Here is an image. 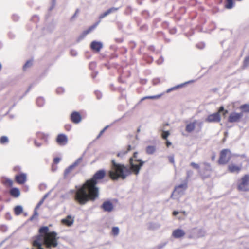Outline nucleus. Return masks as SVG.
Segmentation results:
<instances>
[{"label":"nucleus","instance_id":"nucleus-1","mask_svg":"<svg viewBox=\"0 0 249 249\" xmlns=\"http://www.w3.org/2000/svg\"><path fill=\"white\" fill-rule=\"evenodd\" d=\"M105 172L99 170L93 177L87 180L82 185L76 186L74 193V199L80 205L85 204L88 201H94L99 196V188L96 184L99 181L104 178Z\"/></svg>","mask_w":249,"mask_h":249},{"label":"nucleus","instance_id":"nucleus-2","mask_svg":"<svg viewBox=\"0 0 249 249\" xmlns=\"http://www.w3.org/2000/svg\"><path fill=\"white\" fill-rule=\"evenodd\" d=\"M40 234L37 236L33 242L34 247L36 249H44L42 245L45 246L46 248L51 249L56 247L57 245V238L56 233L55 232H49L48 227H43L39 230Z\"/></svg>","mask_w":249,"mask_h":249},{"label":"nucleus","instance_id":"nucleus-3","mask_svg":"<svg viewBox=\"0 0 249 249\" xmlns=\"http://www.w3.org/2000/svg\"><path fill=\"white\" fill-rule=\"evenodd\" d=\"M132 173L130 167L116 162L114 159L111 160L108 176L112 180L124 179Z\"/></svg>","mask_w":249,"mask_h":249},{"label":"nucleus","instance_id":"nucleus-4","mask_svg":"<svg viewBox=\"0 0 249 249\" xmlns=\"http://www.w3.org/2000/svg\"><path fill=\"white\" fill-rule=\"evenodd\" d=\"M138 153L134 152L132 157L129 159L130 168L132 173L136 175L139 174L140 171L144 163V161L137 158Z\"/></svg>","mask_w":249,"mask_h":249},{"label":"nucleus","instance_id":"nucleus-5","mask_svg":"<svg viewBox=\"0 0 249 249\" xmlns=\"http://www.w3.org/2000/svg\"><path fill=\"white\" fill-rule=\"evenodd\" d=\"M222 113L224 116L228 113L227 110H225L223 107H221L217 112L213 113L208 116L205 121L208 123H218L221 120L220 113Z\"/></svg>","mask_w":249,"mask_h":249},{"label":"nucleus","instance_id":"nucleus-6","mask_svg":"<svg viewBox=\"0 0 249 249\" xmlns=\"http://www.w3.org/2000/svg\"><path fill=\"white\" fill-rule=\"evenodd\" d=\"M238 189L241 191L249 190V175L244 176L239 181Z\"/></svg>","mask_w":249,"mask_h":249},{"label":"nucleus","instance_id":"nucleus-7","mask_svg":"<svg viewBox=\"0 0 249 249\" xmlns=\"http://www.w3.org/2000/svg\"><path fill=\"white\" fill-rule=\"evenodd\" d=\"M231 158V153L230 150L224 149L220 152V156L218 160V162L221 164H226Z\"/></svg>","mask_w":249,"mask_h":249},{"label":"nucleus","instance_id":"nucleus-8","mask_svg":"<svg viewBox=\"0 0 249 249\" xmlns=\"http://www.w3.org/2000/svg\"><path fill=\"white\" fill-rule=\"evenodd\" d=\"M243 116L242 112L237 113L233 112L230 114L228 117V121L230 123L239 122Z\"/></svg>","mask_w":249,"mask_h":249},{"label":"nucleus","instance_id":"nucleus-9","mask_svg":"<svg viewBox=\"0 0 249 249\" xmlns=\"http://www.w3.org/2000/svg\"><path fill=\"white\" fill-rule=\"evenodd\" d=\"M202 125V123L201 122H199L197 120H195L192 122L189 123L187 124L186 126V131L188 132H191L194 129L196 125L198 126L200 128L201 127Z\"/></svg>","mask_w":249,"mask_h":249},{"label":"nucleus","instance_id":"nucleus-10","mask_svg":"<svg viewBox=\"0 0 249 249\" xmlns=\"http://www.w3.org/2000/svg\"><path fill=\"white\" fill-rule=\"evenodd\" d=\"M186 188V184H182L176 187L174 192L172 194V196L173 195H178L179 196H181L184 194V192Z\"/></svg>","mask_w":249,"mask_h":249},{"label":"nucleus","instance_id":"nucleus-11","mask_svg":"<svg viewBox=\"0 0 249 249\" xmlns=\"http://www.w3.org/2000/svg\"><path fill=\"white\" fill-rule=\"evenodd\" d=\"M242 168V164L235 165L231 163L228 165V170L231 173H238L241 171Z\"/></svg>","mask_w":249,"mask_h":249},{"label":"nucleus","instance_id":"nucleus-12","mask_svg":"<svg viewBox=\"0 0 249 249\" xmlns=\"http://www.w3.org/2000/svg\"><path fill=\"white\" fill-rule=\"evenodd\" d=\"M185 232L184 230L181 229H177L174 230L172 232V236L175 238H180L184 237Z\"/></svg>","mask_w":249,"mask_h":249},{"label":"nucleus","instance_id":"nucleus-13","mask_svg":"<svg viewBox=\"0 0 249 249\" xmlns=\"http://www.w3.org/2000/svg\"><path fill=\"white\" fill-rule=\"evenodd\" d=\"M90 47L92 50L96 52L100 51V49L103 47V44L101 42L92 41L90 44Z\"/></svg>","mask_w":249,"mask_h":249},{"label":"nucleus","instance_id":"nucleus-14","mask_svg":"<svg viewBox=\"0 0 249 249\" xmlns=\"http://www.w3.org/2000/svg\"><path fill=\"white\" fill-rule=\"evenodd\" d=\"M103 209L106 212H110L113 209V206L110 201H106L102 205Z\"/></svg>","mask_w":249,"mask_h":249},{"label":"nucleus","instance_id":"nucleus-15","mask_svg":"<svg viewBox=\"0 0 249 249\" xmlns=\"http://www.w3.org/2000/svg\"><path fill=\"white\" fill-rule=\"evenodd\" d=\"M27 176L24 173H21L16 176V180L19 184H23L26 180Z\"/></svg>","mask_w":249,"mask_h":249},{"label":"nucleus","instance_id":"nucleus-16","mask_svg":"<svg viewBox=\"0 0 249 249\" xmlns=\"http://www.w3.org/2000/svg\"><path fill=\"white\" fill-rule=\"evenodd\" d=\"M203 169L202 170V171H201V172L203 173H204L205 175H209L210 176V173L212 171V168L210 164L206 162H204L203 163Z\"/></svg>","mask_w":249,"mask_h":249},{"label":"nucleus","instance_id":"nucleus-17","mask_svg":"<svg viewBox=\"0 0 249 249\" xmlns=\"http://www.w3.org/2000/svg\"><path fill=\"white\" fill-rule=\"evenodd\" d=\"M118 8L111 7V8L108 9L104 13L101 14L99 16V18L100 19H101L104 18L105 17H106V16H107V15H108L109 14L117 11L118 10Z\"/></svg>","mask_w":249,"mask_h":249},{"label":"nucleus","instance_id":"nucleus-18","mask_svg":"<svg viewBox=\"0 0 249 249\" xmlns=\"http://www.w3.org/2000/svg\"><path fill=\"white\" fill-rule=\"evenodd\" d=\"M57 142L62 145H65L67 143V138L66 135L60 134L57 138Z\"/></svg>","mask_w":249,"mask_h":249},{"label":"nucleus","instance_id":"nucleus-19","mask_svg":"<svg viewBox=\"0 0 249 249\" xmlns=\"http://www.w3.org/2000/svg\"><path fill=\"white\" fill-rule=\"evenodd\" d=\"M98 25V23L95 24V25L91 26L89 29H88L87 30L83 32L81 35L79 36V37L78 38V40L80 41L83 39L87 35L89 34L92 30H93Z\"/></svg>","mask_w":249,"mask_h":249},{"label":"nucleus","instance_id":"nucleus-20","mask_svg":"<svg viewBox=\"0 0 249 249\" xmlns=\"http://www.w3.org/2000/svg\"><path fill=\"white\" fill-rule=\"evenodd\" d=\"M190 166H192L193 168L197 170L198 173L203 178H206L209 177V175H205L204 173H203L201 172V170L200 169V166L198 164L192 162L190 163Z\"/></svg>","mask_w":249,"mask_h":249},{"label":"nucleus","instance_id":"nucleus-21","mask_svg":"<svg viewBox=\"0 0 249 249\" xmlns=\"http://www.w3.org/2000/svg\"><path fill=\"white\" fill-rule=\"evenodd\" d=\"M71 119L73 123L77 124L81 121V117L78 112H74L71 114Z\"/></svg>","mask_w":249,"mask_h":249},{"label":"nucleus","instance_id":"nucleus-22","mask_svg":"<svg viewBox=\"0 0 249 249\" xmlns=\"http://www.w3.org/2000/svg\"><path fill=\"white\" fill-rule=\"evenodd\" d=\"M73 221L74 220L71 217V216L70 215H68L66 218L63 219L62 220V223L68 226H70L71 225H72Z\"/></svg>","mask_w":249,"mask_h":249},{"label":"nucleus","instance_id":"nucleus-23","mask_svg":"<svg viewBox=\"0 0 249 249\" xmlns=\"http://www.w3.org/2000/svg\"><path fill=\"white\" fill-rule=\"evenodd\" d=\"M145 151L148 155L153 154L156 152V147L153 145H149L146 147Z\"/></svg>","mask_w":249,"mask_h":249},{"label":"nucleus","instance_id":"nucleus-24","mask_svg":"<svg viewBox=\"0 0 249 249\" xmlns=\"http://www.w3.org/2000/svg\"><path fill=\"white\" fill-rule=\"evenodd\" d=\"M10 194L12 196L17 197L20 195V191L17 188H14L11 189Z\"/></svg>","mask_w":249,"mask_h":249},{"label":"nucleus","instance_id":"nucleus-25","mask_svg":"<svg viewBox=\"0 0 249 249\" xmlns=\"http://www.w3.org/2000/svg\"><path fill=\"white\" fill-rule=\"evenodd\" d=\"M75 167L73 166V165L72 164L70 166H69L67 168H66L64 173V178H66L68 175L73 170V169Z\"/></svg>","mask_w":249,"mask_h":249},{"label":"nucleus","instance_id":"nucleus-26","mask_svg":"<svg viewBox=\"0 0 249 249\" xmlns=\"http://www.w3.org/2000/svg\"><path fill=\"white\" fill-rule=\"evenodd\" d=\"M131 150V146L130 145H129L127 150H123L122 151H121L119 152L117 154V156L118 157H122L124 155L126 154L129 151Z\"/></svg>","mask_w":249,"mask_h":249},{"label":"nucleus","instance_id":"nucleus-27","mask_svg":"<svg viewBox=\"0 0 249 249\" xmlns=\"http://www.w3.org/2000/svg\"><path fill=\"white\" fill-rule=\"evenodd\" d=\"M23 211V208L21 206H17L14 208V212L16 215H19Z\"/></svg>","mask_w":249,"mask_h":249},{"label":"nucleus","instance_id":"nucleus-28","mask_svg":"<svg viewBox=\"0 0 249 249\" xmlns=\"http://www.w3.org/2000/svg\"><path fill=\"white\" fill-rule=\"evenodd\" d=\"M195 231H197V237H203L205 235V231L203 229H199L197 230L196 229H195L193 230Z\"/></svg>","mask_w":249,"mask_h":249},{"label":"nucleus","instance_id":"nucleus-29","mask_svg":"<svg viewBox=\"0 0 249 249\" xmlns=\"http://www.w3.org/2000/svg\"><path fill=\"white\" fill-rule=\"evenodd\" d=\"M240 108L242 110L243 112L249 113V105L245 104L240 106Z\"/></svg>","mask_w":249,"mask_h":249},{"label":"nucleus","instance_id":"nucleus-30","mask_svg":"<svg viewBox=\"0 0 249 249\" xmlns=\"http://www.w3.org/2000/svg\"><path fill=\"white\" fill-rule=\"evenodd\" d=\"M161 97V95H157L154 96H148L143 97L142 99V101L145 99H158Z\"/></svg>","mask_w":249,"mask_h":249},{"label":"nucleus","instance_id":"nucleus-31","mask_svg":"<svg viewBox=\"0 0 249 249\" xmlns=\"http://www.w3.org/2000/svg\"><path fill=\"white\" fill-rule=\"evenodd\" d=\"M233 5V0H226L225 7L227 9H231Z\"/></svg>","mask_w":249,"mask_h":249},{"label":"nucleus","instance_id":"nucleus-32","mask_svg":"<svg viewBox=\"0 0 249 249\" xmlns=\"http://www.w3.org/2000/svg\"><path fill=\"white\" fill-rule=\"evenodd\" d=\"M112 233L114 236H117L119 234V229L118 227H113L112 228Z\"/></svg>","mask_w":249,"mask_h":249},{"label":"nucleus","instance_id":"nucleus-33","mask_svg":"<svg viewBox=\"0 0 249 249\" xmlns=\"http://www.w3.org/2000/svg\"><path fill=\"white\" fill-rule=\"evenodd\" d=\"M83 157H81L77 159L72 164L74 167L77 166L79 164H80L82 161Z\"/></svg>","mask_w":249,"mask_h":249},{"label":"nucleus","instance_id":"nucleus-34","mask_svg":"<svg viewBox=\"0 0 249 249\" xmlns=\"http://www.w3.org/2000/svg\"><path fill=\"white\" fill-rule=\"evenodd\" d=\"M8 142V139L6 136H2L0 139V142L1 144H4Z\"/></svg>","mask_w":249,"mask_h":249},{"label":"nucleus","instance_id":"nucleus-35","mask_svg":"<svg viewBox=\"0 0 249 249\" xmlns=\"http://www.w3.org/2000/svg\"><path fill=\"white\" fill-rule=\"evenodd\" d=\"M169 135H170V133L169 131H163L162 133V137L163 138V139L166 140V139H167V137H168V136Z\"/></svg>","mask_w":249,"mask_h":249},{"label":"nucleus","instance_id":"nucleus-36","mask_svg":"<svg viewBox=\"0 0 249 249\" xmlns=\"http://www.w3.org/2000/svg\"><path fill=\"white\" fill-rule=\"evenodd\" d=\"M32 65V62L31 61H28L24 65L23 69L25 70L26 69L30 67Z\"/></svg>","mask_w":249,"mask_h":249},{"label":"nucleus","instance_id":"nucleus-37","mask_svg":"<svg viewBox=\"0 0 249 249\" xmlns=\"http://www.w3.org/2000/svg\"><path fill=\"white\" fill-rule=\"evenodd\" d=\"M160 225L158 224H156L154 223H150V227H149L150 229H155L159 228Z\"/></svg>","mask_w":249,"mask_h":249},{"label":"nucleus","instance_id":"nucleus-38","mask_svg":"<svg viewBox=\"0 0 249 249\" xmlns=\"http://www.w3.org/2000/svg\"><path fill=\"white\" fill-rule=\"evenodd\" d=\"M249 64V56L246 57L244 61V66L246 67Z\"/></svg>","mask_w":249,"mask_h":249},{"label":"nucleus","instance_id":"nucleus-39","mask_svg":"<svg viewBox=\"0 0 249 249\" xmlns=\"http://www.w3.org/2000/svg\"><path fill=\"white\" fill-rule=\"evenodd\" d=\"M108 125L106 126V127H105L103 130H102L100 131V132L99 134L98 135V137H97V138H99V137H100V136L103 134V133L105 131V130H106L108 128Z\"/></svg>","mask_w":249,"mask_h":249},{"label":"nucleus","instance_id":"nucleus-40","mask_svg":"<svg viewBox=\"0 0 249 249\" xmlns=\"http://www.w3.org/2000/svg\"><path fill=\"white\" fill-rule=\"evenodd\" d=\"M193 174V172L192 170H188L187 171V178H189Z\"/></svg>","mask_w":249,"mask_h":249},{"label":"nucleus","instance_id":"nucleus-41","mask_svg":"<svg viewBox=\"0 0 249 249\" xmlns=\"http://www.w3.org/2000/svg\"><path fill=\"white\" fill-rule=\"evenodd\" d=\"M78 10H77L75 11V13H74V14L71 17V20H73L76 17L77 15L78 14Z\"/></svg>","mask_w":249,"mask_h":249},{"label":"nucleus","instance_id":"nucleus-42","mask_svg":"<svg viewBox=\"0 0 249 249\" xmlns=\"http://www.w3.org/2000/svg\"><path fill=\"white\" fill-rule=\"evenodd\" d=\"M43 202H44V200H43V199H41V200L38 202V203L37 204V206H36V209H38V208H39V207H40V206L42 204V203H43Z\"/></svg>","mask_w":249,"mask_h":249},{"label":"nucleus","instance_id":"nucleus-43","mask_svg":"<svg viewBox=\"0 0 249 249\" xmlns=\"http://www.w3.org/2000/svg\"><path fill=\"white\" fill-rule=\"evenodd\" d=\"M168 159H169V161L171 163H173L174 162V158L173 156H169Z\"/></svg>","mask_w":249,"mask_h":249},{"label":"nucleus","instance_id":"nucleus-44","mask_svg":"<svg viewBox=\"0 0 249 249\" xmlns=\"http://www.w3.org/2000/svg\"><path fill=\"white\" fill-rule=\"evenodd\" d=\"M60 160H61V159L60 158L56 157V158H54V162L55 163H58L60 161Z\"/></svg>","mask_w":249,"mask_h":249},{"label":"nucleus","instance_id":"nucleus-45","mask_svg":"<svg viewBox=\"0 0 249 249\" xmlns=\"http://www.w3.org/2000/svg\"><path fill=\"white\" fill-rule=\"evenodd\" d=\"M50 192H48L47 193V194H46L44 196H43V197L42 198V199H43V200L44 201V200L49 196V194H50Z\"/></svg>","mask_w":249,"mask_h":249},{"label":"nucleus","instance_id":"nucleus-46","mask_svg":"<svg viewBox=\"0 0 249 249\" xmlns=\"http://www.w3.org/2000/svg\"><path fill=\"white\" fill-rule=\"evenodd\" d=\"M165 243H164V244H161V245H159L158 247L159 249H161L162 248H163L165 245Z\"/></svg>","mask_w":249,"mask_h":249},{"label":"nucleus","instance_id":"nucleus-47","mask_svg":"<svg viewBox=\"0 0 249 249\" xmlns=\"http://www.w3.org/2000/svg\"><path fill=\"white\" fill-rule=\"evenodd\" d=\"M179 87H180L179 86H176V87L171 88V89H172V91H173L174 90H175V89H177Z\"/></svg>","mask_w":249,"mask_h":249},{"label":"nucleus","instance_id":"nucleus-48","mask_svg":"<svg viewBox=\"0 0 249 249\" xmlns=\"http://www.w3.org/2000/svg\"><path fill=\"white\" fill-rule=\"evenodd\" d=\"M171 145V142H170L169 141H167L166 142V145H167V147H169Z\"/></svg>","mask_w":249,"mask_h":249},{"label":"nucleus","instance_id":"nucleus-49","mask_svg":"<svg viewBox=\"0 0 249 249\" xmlns=\"http://www.w3.org/2000/svg\"><path fill=\"white\" fill-rule=\"evenodd\" d=\"M178 213V211H174V212H173V214L174 215H175H175H177Z\"/></svg>","mask_w":249,"mask_h":249},{"label":"nucleus","instance_id":"nucleus-50","mask_svg":"<svg viewBox=\"0 0 249 249\" xmlns=\"http://www.w3.org/2000/svg\"><path fill=\"white\" fill-rule=\"evenodd\" d=\"M35 144H36V146H37V147H39V146H41V143H37V142H35Z\"/></svg>","mask_w":249,"mask_h":249},{"label":"nucleus","instance_id":"nucleus-51","mask_svg":"<svg viewBox=\"0 0 249 249\" xmlns=\"http://www.w3.org/2000/svg\"><path fill=\"white\" fill-rule=\"evenodd\" d=\"M172 91V89H171V88H170V89H169L167 90V93H169V92H171V91Z\"/></svg>","mask_w":249,"mask_h":249},{"label":"nucleus","instance_id":"nucleus-52","mask_svg":"<svg viewBox=\"0 0 249 249\" xmlns=\"http://www.w3.org/2000/svg\"><path fill=\"white\" fill-rule=\"evenodd\" d=\"M37 212L36 211V209H35V215H37Z\"/></svg>","mask_w":249,"mask_h":249},{"label":"nucleus","instance_id":"nucleus-53","mask_svg":"<svg viewBox=\"0 0 249 249\" xmlns=\"http://www.w3.org/2000/svg\"><path fill=\"white\" fill-rule=\"evenodd\" d=\"M1 68H2V66H1V64L0 63V71L1 69Z\"/></svg>","mask_w":249,"mask_h":249},{"label":"nucleus","instance_id":"nucleus-54","mask_svg":"<svg viewBox=\"0 0 249 249\" xmlns=\"http://www.w3.org/2000/svg\"><path fill=\"white\" fill-rule=\"evenodd\" d=\"M182 213H184V214H186V212H183Z\"/></svg>","mask_w":249,"mask_h":249},{"label":"nucleus","instance_id":"nucleus-55","mask_svg":"<svg viewBox=\"0 0 249 249\" xmlns=\"http://www.w3.org/2000/svg\"><path fill=\"white\" fill-rule=\"evenodd\" d=\"M140 131V129H138V131L139 132Z\"/></svg>","mask_w":249,"mask_h":249},{"label":"nucleus","instance_id":"nucleus-56","mask_svg":"<svg viewBox=\"0 0 249 249\" xmlns=\"http://www.w3.org/2000/svg\"><path fill=\"white\" fill-rule=\"evenodd\" d=\"M214 157H213L212 158V159H213H213H214Z\"/></svg>","mask_w":249,"mask_h":249},{"label":"nucleus","instance_id":"nucleus-57","mask_svg":"<svg viewBox=\"0 0 249 249\" xmlns=\"http://www.w3.org/2000/svg\"><path fill=\"white\" fill-rule=\"evenodd\" d=\"M99 23H100V21H98V22H97V23H98V24ZM96 24H97V23H96Z\"/></svg>","mask_w":249,"mask_h":249}]
</instances>
